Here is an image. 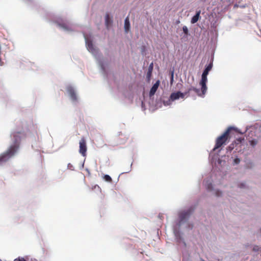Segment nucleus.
I'll return each instance as SVG.
<instances>
[{
  "label": "nucleus",
  "instance_id": "1",
  "mask_svg": "<svg viewBox=\"0 0 261 261\" xmlns=\"http://www.w3.org/2000/svg\"><path fill=\"white\" fill-rule=\"evenodd\" d=\"M242 134L237 128L230 126L221 136L216 140L215 145L213 150H216L228 143L230 139L236 138L237 135Z\"/></svg>",
  "mask_w": 261,
  "mask_h": 261
},
{
  "label": "nucleus",
  "instance_id": "2",
  "mask_svg": "<svg viewBox=\"0 0 261 261\" xmlns=\"http://www.w3.org/2000/svg\"><path fill=\"white\" fill-rule=\"evenodd\" d=\"M18 147L16 145L10 146L7 151L0 156V161L6 162L10 158L14 155Z\"/></svg>",
  "mask_w": 261,
  "mask_h": 261
},
{
  "label": "nucleus",
  "instance_id": "3",
  "mask_svg": "<svg viewBox=\"0 0 261 261\" xmlns=\"http://www.w3.org/2000/svg\"><path fill=\"white\" fill-rule=\"evenodd\" d=\"M127 140L126 135L119 132L114 138V141L117 145L124 144Z\"/></svg>",
  "mask_w": 261,
  "mask_h": 261
},
{
  "label": "nucleus",
  "instance_id": "4",
  "mask_svg": "<svg viewBox=\"0 0 261 261\" xmlns=\"http://www.w3.org/2000/svg\"><path fill=\"white\" fill-rule=\"evenodd\" d=\"M80 153L84 156H86L87 152L86 142L84 138L81 139L80 141Z\"/></svg>",
  "mask_w": 261,
  "mask_h": 261
},
{
  "label": "nucleus",
  "instance_id": "5",
  "mask_svg": "<svg viewBox=\"0 0 261 261\" xmlns=\"http://www.w3.org/2000/svg\"><path fill=\"white\" fill-rule=\"evenodd\" d=\"M186 94L185 93H181L179 91L176 92L172 93L170 96V99L172 101H174L179 99V98H184L185 95Z\"/></svg>",
  "mask_w": 261,
  "mask_h": 261
},
{
  "label": "nucleus",
  "instance_id": "6",
  "mask_svg": "<svg viewBox=\"0 0 261 261\" xmlns=\"http://www.w3.org/2000/svg\"><path fill=\"white\" fill-rule=\"evenodd\" d=\"M192 213V211L191 210H189L186 211H182L179 214V217L180 219V223L184 221L185 219H186Z\"/></svg>",
  "mask_w": 261,
  "mask_h": 261
},
{
  "label": "nucleus",
  "instance_id": "7",
  "mask_svg": "<svg viewBox=\"0 0 261 261\" xmlns=\"http://www.w3.org/2000/svg\"><path fill=\"white\" fill-rule=\"evenodd\" d=\"M207 81V76L202 75L201 80L200 82V85L201 86V90L203 94H205L207 90V87L206 85Z\"/></svg>",
  "mask_w": 261,
  "mask_h": 261
},
{
  "label": "nucleus",
  "instance_id": "8",
  "mask_svg": "<svg viewBox=\"0 0 261 261\" xmlns=\"http://www.w3.org/2000/svg\"><path fill=\"white\" fill-rule=\"evenodd\" d=\"M86 42L87 49L89 50V51L91 52L92 54L96 53V50L93 46L92 42L90 40H89L87 38H86Z\"/></svg>",
  "mask_w": 261,
  "mask_h": 261
},
{
  "label": "nucleus",
  "instance_id": "9",
  "mask_svg": "<svg viewBox=\"0 0 261 261\" xmlns=\"http://www.w3.org/2000/svg\"><path fill=\"white\" fill-rule=\"evenodd\" d=\"M67 90L72 100L74 101L76 100L77 98L74 89L72 87L69 86L67 87Z\"/></svg>",
  "mask_w": 261,
  "mask_h": 261
},
{
  "label": "nucleus",
  "instance_id": "10",
  "mask_svg": "<svg viewBox=\"0 0 261 261\" xmlns=\"http://www.w3.org/2000/svg\"><path fill=\"white\" fill-rule=\"evenodd\" d=\"M160 81L158 80L152 86V87H151V89L150 90V92H149V96L150 97H151L153 95H154V94L156 92L158 88H159V86L160 85Z\"/></svg>",
  "mask_w": 261,
  "mask_h": 261
},
{
  "label": "nucleus",
  "instance_id": "11",
  "mask_svg": "<svg viewBox=\"0 0 261 261\" xmlns=\"http://www.w3.org/2000/svg\"><path fill=\"white\" fill-rule=\"evenodd\" d=\"M192 90L194 91L199 96L203 97V96L205 95V94L202 93V91L201 92H200L199 89L193 87H192L190 88H189L188 90L185 92V94H189L190 92Z\"/></svg>",
  "mask_w": 261,
  "mask_h": 261
},
{
  "label": "nucleus",
  "instance_id": "12",
  "mask_svg": "<svg viewBox=\"0 0 261 261\" xmlns=\"http://www.w3.org/2000/svg\"><path fill=\"white\" fill-rule=\"evenodd\" d=\"M24 135L23 133L21 132H14L12 134L13 138L15 139V142L16 143L19 142L20 140V135Z\"/></svg>",
  "mask_w": 261,
  "mask_h": 261
},
{
  "label": "nucleus",
  "instance_id": "13",
  "mask_svg": "<svg viewBox=\"0 0 261 261\" xmlns=\"http://www.w3.org/2000/svg\"><path fill=\"white\" fill-rule=\"evenodd\" d=\"M153 63H151L149 66L148 71H147V75H146V77L148 81H149L150 79V77H151V76L152 74V72L153 70Z\"/></svg>",
  "mask_w": 261,
  "mask_h": 261
},
{
  "label": "nucleus",
  "instance_id": "14",
  "mask_svg": "<svg viewBox=\"0 0 261 261\" xmlns=\"http://www.w3.org/2000/svg\"><path fill=\"white\" fill-rule=\"evenodd\" d=\"M200 11H199L196 12V14L192 17L191 19V23H196L199 19L200 17Z\"/></svg>",
  "mask_w": 261,
  "mask_h": 261
},
{
  "label": "nucleus",
  "instance_id": "15",
  "mask_svg": "<svg viewBox=\"0 0 261 261\" xmlns=\"http://www.w3.org/2000/svg\"><path fill=\"white\" fill-rule=\"evenodd\" d=\"M129 28H130V24H129V18L128 17H127L125 19V21H124V29H125V31L126 32H127L129 31Z\"/></svg>",
  "mask_w": 261,
  "mask_h": 261
},
{
  "label": "nucleus",
  "instance_id": "16",
  "mask_svg": "<svg viewBox=\"0 0 261 261\" xmlns=\"http://www.w3.org/2000/svg\"><path fill=\"white\" fill-rule=\"evenodd\" d=\"M112 21L110 20L109 14H107L105 16V23L107 28L111 24Z\"/></svg>",
  "mask_w": 261,
  "mask_h": 261
},
{
  "label": "nucleus",
  "instance_id": "17",
  "mask_svg": "<svg viewBox=\"0 0 261 261\" xmlns=\"http://www.w3.org/2000/svg\"><path fill=\"white\" fill-rule=\"evenodd\" d=\"M103 179L108 182H111L112 181V178L109 175H105L103 176Z\"/></svg>",
  "mask_w": 261,
  "mask_h": 261
},
{
  "label": "nucleus",
  "instance_id": "18",
  "mask_svg": "<svg viewBox=\"0 0 261 261\" xmlns=\"http://www.w3.org/2000/svg\"><path fill=\"white\" fill-rule=\"evenodd\" d=\"M234 147V143H232V144H231L229 146H228L227 147L226 149L227 151H231L233 149Z\"/></svg>",
  "mask_w": 261,
  "mask_h": 261
},
{
  "label": "nucleus",
  "instance_id": "19",
  "mask_svg": "<svg viewBox=\"0 0 261 261\" xmlns=\"http://www.w3.org/2000/svg\"><path fill=\"white\" fill-rule=\"evenodd\" d=\"M212 63H210L206 66L204 70H205L206 71L207 70V71L209 72V71L212 69Z\"/></svg>",
  "mask_w": 261,
  "mask_h": 261
},
{
  "label": "nucleus",
  "instance_id": "20",
  "mask_svg": "<svg viewBox=\"0 0 261 261\" xmlns=\"http://www.w3.org/2000/svg\"><path fill=\"white\" fill-rule=\"evenodd\" d=\"M253 250L255 252L261 251V247H259L257 246H255L253 248Z\"/></svg>",
  "mask_w": 261,
  "mask_h": 261
},
{
  "label": "nucleus",
  "instance_id": "21",
  "mask_svg": "<svg viewBox=\"0 0 261 261\" xmlns=\"http://www.w3.org/2000/svg\"><path fill=\"white\" fill-rule=\"evenodd\" d=\"M249 142H250V144L253 146H254L257 144V141L254 139L252 140H249Z\"/></svg>",
  "mask_w": 261,
  "mask_h": 261
},
{
  "label": "nucleus",
  "instance_id": "22",
  "mask_svg": "<svg viewBox=\"0 0 261 261\" xmlns=\"http://www.w3.org/2000/svg\"><path fill=\"white\" fill-rule=\"evenodd\" d=\"M182 30H183V32H184V33L186 35H187L188 34V32H189L188 29V28L186 26H184L183 27Z\"/></svg>",
  "mask_w": 261,
  "mask_h": 261
},
{
  "label": "nucleus",
  "instance_id": "23",
  "mask_svg": "<svg viewBox=\"0 0 261 261\" xmlns=\"http://www.w3.org/2000/svg\"><path fill=\"white\" fill-rule=\"evenodd\" d=\"M235 164H238L240 162V160L239 158H236L233 161Z\"/></svg>",
  "mask_w": 261,
  "mask_h": 261
},
{
  "label": "nucleus",
  "instance_id": "24",
  "mask_svg": "<svg viewBox=\"0 0 261 261\" xmlns=\"http://www.w3.org/2000/svg\"><path fill=\"white\" fill-rule=\"evenodd\" d=\"M243 139H241V138H237V141H235V143L236 144H240L241 143L242 141L243 140Z\"/></svg>",
  "mask_w": 261,
  "mask_h": 261
},
{
  "label": "nucleus",
  "instance_id": "25",
  "mask_svg": "<svg viewBox=\"0 0 261 261\" xmlns=\"http://www.w3.org/2000/svg\"><path fill=\"white\" fill-rule=\"evenodd\" d=\"M208 72L207 71V70L206 71L205 70H204L202 73V75L203 76H207V75H208Z\"/></svg>",
  "mask_w": 261,
  "mask_h": 261
},
{
  "label": "nucleus",
  "instance_id": "26",
  "mask_svg": "<svg viewBox=\"0 0 261 261\" xmlns=\"http://www.w3.org/2000/svg\"><path fill=\"white\" fill-rule=\"evenodd\" d=\"M250 133H252V130H250ZM252 136H253V135H252V133H251V136H250V134H248V137H249H249L251 138V137H252Z\"/></svg>",
  "mask_w": 261,
  "mask_h": 261
},
{
  "label": "nucleus",
  "instance_id": "27",
  "mask_svg": "<svg viewBox=\"0 0 261 261\" xmlns=\"http://www.w3.org/2000/svg\"><path fill=\"white\" fill-rule=\"evenodd\" d=\"M19 261H26L24 258H21L19 259Z\"/></svg>",
  "mask_w": 261,
  "mask_h": 261
},
{
  "label": "nucleus",
  "instance_id": "28",
  "mask_svg": "<svg viewBox=\"0 0 261 261\" xmlns=\"http://www.w3.org/2000/svg\"><path fill=\"white\" fill-rule=\"evenodd\" d=\"M248 130V128H246V130H245V132L246 133L247 132V130Z\"/></svg>",
  "mask_w": 261,
  "mask_h": 261
},
{
  "label": "nucleus",
  "instance_id": "29",
  "mask_svg": "<svg viewBox=\"0 0 261 261\" xmlns=\"http://www.w3.org/2000/svg\"><path fill=\"white\" fill-rule=\"evenodd\" d=\"M210 186H212V185H210L208 187V189H210Z\"/></svg>",
  "mask_w": 261,
  "mask_h": 261
},
{
  "label": "nucleus",
  "instance_id": "30",
  "mask_svg": "<svg viewBox=\"0 0 261 261\" xmlns=\"http://www.w3.org/2000/svg\"><path fill=\"white\" fill-rule=\"evenodd\" d=\"M217 194V196H219V195L218 194V192H217V194Z\"/></svg>",
  "mask_w": 261,
  "mask_h": 261
},
{
  "label": "nucleus",
  "instance_id": "31",
  "mask_svg": "<svg viewBox=\"0 0 261 261\" xmlns=\"http://www.w3.org/2000/svg\"><path fill=\"white\" fill-rule=\"evenodd\" d=\"M173 74H172V79H173Z\"/></svg>",
  "mask_w": 261,
  "mask_h": 261
},
{
  "label": "nucleus",
  "instance_id": "32",
  "mask_svg": "<svg viewBox=\"0 0 261 261\" xmlns=\"http://www.w3.org/2000/svg\"><path fill=\"white\" fill-rule=\"evenodd\" d=\"M201 261H205V260H204V259H202Z\"/></svg>",
  "mask_w": 261,
  "mask_h": 261
}]
</instances>
